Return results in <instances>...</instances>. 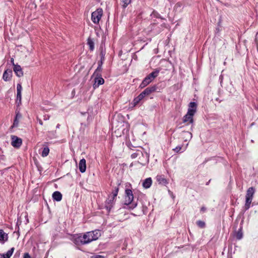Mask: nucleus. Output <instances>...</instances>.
I'll return each mask as SVG.
<instances>
[{
    "label": "nucleus",
    "instance_id": "412c9836",
    "mask_svg": "<svg viewBox=\"0 0 258 258\" xmlns=\"http://www.w3.org/2000/svg\"><path fill=\"white\" fill-rule=\"evenodd\" d=\"M132 0H120V5L123 9H125L130 5Z\"/></svg>",
    "mask_w": 258,
    "mask_h": 258
},
{
    "label": "nucleus",
    "instance_id": "dca6fc26",
    "mask_svg": "<svg viewBox=\"0 0 258 258\" xmlns=\"http://www.w3.org/2000/svg\"><path fill=\"white\" fill-rule=\"evenodd\" d=\"M152 183V180L151 177L146 178L143 182V186L145 188H149Z\"/></svg>",
    "mask_w": 258,
    "mask_h": 258
},
{
    "label": "nucleus",
    "instance_id": "423d86ee",
    "mask_svg": "<svg viewBox=\"0 0 258 258\" xmlns=\"http://www.w3.org/2000/svg\"><path fill=\"white\" fill-rule=\"evenodd\" d=\"M12 143L11 145L15 148H19L22 143V140L21 138H19L15 136H12Z\"/></svg>",
    "mask_w": 258,
    "mask_h": 258
},
{
    "label": "nucleus",
    "instance_id": "cd10ccee",
    "mask_svg": "<svg viewBox=\"0 0 258 258\" xmlns=\"http://www.w3.org/2000/svg\"><path fill=\"white\" fill-rule=\"evenodd\" d=\"M196 109L188 108L187 114L189 115L190 116L193 117L195 113H196Z\"/></svg>",
    "mask_w": 258,
    "mask_h": 258
},
{
    "label": "nucleus",
    "instance_id": "a878e982",
    "mask_svg": "<svg viewBox=\"0 0 258 258\" xmlns=\"http://www.w3.org/2000/svg\"><path fill=\"white\" fill-rule=\"evenodd\" d=\"M118 191H119V187H118V185L117 186H116L114 187V189L112 190L110 195L116 198L118 195Z\"/></svg>",
    "mask_w": 258,
    "mask_h": 258
},
{
    "label": "nucleus",
    "instance_id": "7ed1b4c3",
    "mask_svg": "<svg viewBox=\"0 0 258 258\" xmlns=\"http://www.w3.org/2000/svg\"><path fill=\"white\" fill-rule=\"evenodd\" d=\"M255 191V189L253 187H250L246 190L244 205L245 210H247L249 209Z\"/></svg>",
    "mask_w": 258,
    "mask_h": 258
},
{
    "label": "nucleus",
    "instance_id": "f3484780",
    "mask_svg": "<svg viewBox=\"0 0 258 258\" xmlns=\"http://www.w3.org/2000/svg\"><path fill=\"white\" fill-rule=\"evenodd\" d=\"M87 44L89 47V50L91 51H93L94 49V41L90 36L87 39Z\"/></svg>",
    "mask_w": 258,
    "mask_h": 258
},
{
    "label": "nucleus",
    "instance_id": "4c0bfd02",
    "mask_svg": "<svg viewBox=\"0 0 258 258\" xmlns=\"http://www.w3.org/2000/svg\"><path fill=\"white\" fill-rule=\"evenodd\" d=\"M91 258H104V257H103V256H102L101 255H95V256H92Z\"/></svg>",
    "mask_w": 258,
    "mask_h": 258
},
{
    "label": "nucleus",
    "instance_id": "ea45409f",
    "mask_svg": "<svg viewBox=\"0 0 258 258\" xmlns=\"http://www.w3.org/2000/svg\"><path fill=\"white\" fill-rule=\"evenodd\" d=\"M0 258H6L5 254L0 253Z\"/></svg>",
    "mask_w": 258,
    "mask_h": 258
},
{
    "label": "nucleus",
    "instance_id": "f03ea898",
    "mask_svg": "<svg viewBox=\"0 0 258 258\" xmlns=\"http://www.w3.org/2000/svg\"><path fill=\"white\" fill-rule=\"evenodd\" d=\"M134 195L133 191L130 189H126L125 190L124 204L129 205L130 209H134L137 206V203L133 202Z\"/></svg>",
    "mask_w": 258,
    "mask_h": 258
},
{
    "label": "nucleus",
    "instance_id": "1a4fd4ad",
    "mask_svg": "<svg viewBox=\"0 0 258 258\" xmlns=\"http://www.w3.org/2000/svg\"><path fill=\"white\" fill-rule=\"evenodd\" d=\"M115 197L110 195L108 196V199L106 201V207L107 209L110 210L112 207L113 204H114L115 201Z\"/></svg>",
    "mask_w": 258,
    "mask_h": 258
},
{
    "label": "nucleus",
    "instance_id": "39448f33",
    "mask_svg": "<svg viewBox=\"0 0 258 258\" xmlns=\"http://www.w3.org/2000/svg\"><path fill=\"white\" fill-rule=\"evenodd\" d=\"M22 90V87L20 84H18L17 86V98L16 103L18 106L21 104L22 95L21 92Z\"/></svg>",
    "mask_w": 258,
    "mask_h": 258
},
{
    "label": "nucleus",
    "instance_id": "473e14b6",
    "mask_svg": "<svg viewBox=\"0 0 258 258\" xmlns=\"http://www.w3.org/2000/svg\"><path fill=\"white\" fill-rule=\"evenodd\" d=\"M145 94H143V92L140 93L137 97L140 99V101H141L145 97Z\"/></svg>",
    "mask_w": 258,
    "mask_h": 258
},
{
    "label": "nucleus",
    "instance_id": "aec40b11",
    "mask_svg": "<svg viewBox=\"0 0 258 258\" xmlns=\"http://www.w3.org/2000/svg\"><path fill=\"white\" fill-rule=\"evenodd\" d=\"M8 239V235L3 230H0V241H6Z\"/></svg>",
    "mask_w": 258,
    "mask_h": 258
},
{
    "label": "nucleus",
    "instance_id": "9b49d317",
    "mask_svg": "<svg viewBox=\"0 0 258 258\" xmlns=\"http://www.w3.org/2000/svg\"><path fill=\"white\" fill-rule=\"evenodd\" d=\"M153 80L147 75L140 85V88L143 89L148 85Z\"/></svg>",
    "mask_w": 258,
    "mask_h": 258
},
{
    "label": "nucleus",
    "instance_id": "c756f323",
    "mask_svg": "<svg viewBox=\"0 0 258 258\" xmlns=\"http://www.w3.org/2000/svg\"><path fill=\"white\" fill-rule=\"evenodd\" d=\"M197 103L195 102H191L189 104V108H191V109H196L197 108Z\"/></svg>",
    "mask_w": 258,
    "mask_h": 258
},
{
    "label": "nucleus",
    "instance_id": "f704fd0d",
    "mask_svg": "<svg viewBox=\"0 0 258 258\" xmlns=\"http://www.w3.org/2000/svg\"><path fill=\"white\" fill-rule=\"evenodd\" d=\"M21 117H22L21 114L19 112L17 113L15 118L16 119H19V118H21Z\"/></svg>",
    "mask_w": 258,
    "mask_h": 258
},
{
    "label": "nucleus",
    "instance_id": "a19ab883",
    "mask_svg": "<svg viewBox=\"0 0 258 258\" xmlns=\"http://www.w3.org/2000/svg\"><path fill=\"white\" fill-rule=\"evenodd\" d=\"M11 62L12 63V64L14 66V65H15L14 63V59L13 58H11Z\"/></svg>",
    "mask_w": 258,
    "mask_h": 258
},
{
    "label": "nucleus",
    "instance_id": "6e6552de",
    "mask_svg": "<svg viewBox=\"0 0 258 258\" xmlns=\"http://www.w3.org/2000/svg\"><path fill=\"white\" fill-rule=\"evenodd\" d=\"M12 71L10 69H7L5 71L3 74V79L6 82L10 81L12 79Z\"/></svg>",
    "mask_w": 258,
    "mask_h": 258
},
{
    "label": "nucleus",
    "instance_id": "5701e85b",
    "mask_svg": "<svg viewBox=\"0 0 258 258\" xmlns=\"http://www.w3.org/2000/svg\"><path fill=\"white\" fill-rule=\"evenodd\" d=\"M49 153V149L48 147H44L42 152L41 156L43 157H46Z\"/></svg>",
    "mask_w": 258,
    "mask_h": 258
},
{
    "label": "nucleus",
    "instance_id": "79ce46f5",
    "mask_svg": "<svg viewBox=\"0 0 258 258\" xmlns=\"http://www.w3.org/2000/svg\"><path fill=\"white\" fill-rule=\"evenodd\" d=\"M39 123L41 124V125H42L43 124V122H42V121L41 120H39Z\"/></svg>",
    "mask_w": 258,
    "mask_h": 258
},
{
    "label": "nucleus",
    "instance_id": "20e7f679",
    "mask_svg": "<svg viewBox=\"0 0 258 258\" xmlns=\"http://www.w3.org/2000/svg\"><path fill=\"white\" fill-rule=\"evenodd\" d=\"M103 16V10L101 8L97 9L91 15V20L95 24H98Z\"/></svg>",
    "mask_w": 258,
    "mask_h": 258
},
{
    "label": "nucleus",
    "instance_id": "f257e3e1",
    "mask_svg": "<svg viewBox=\"0 0 258 258\" xmlns=\"http://www.w3.org/2000/svg\"><path fill=\"white\" fill-rule=\"evenodd\" d=\"M101 236V231L95 230L85 233L83 235H80L75 239L76 243L80 242L81 244H86L92 241L96 240Z\"/></svg>",
    "mask_w": 258,
    "mask_h": 258
},
{
    "label": "nucleus",
    "instance_id": "c9c22d12",
    "mask_svg": "<svg viewBox=\"0 0 258 258\" xmlns=\"http://www.w3.org/2000/svg\"><path fill=\"white\" fill-rule=\"evenodd\" d=\"M19 123V120L18 119L15 118L14 121V126H17Z\"/></svg>",
    "mask_w": 258,
    "mask_h": 258
},
{
    "label": "nucleus",
    "instance_id": "bb28decb",
    "mask_svg": "<svg viewBox=\"0 0 258 258\" xmlns=\"http://www.w3.org/2000/svg\"><path fill=\"white\" fill-rule=\"evenodd\" d=\"M196 224L198 227H199L201 228H204L206 226L205 223L201 220H198L197 221Z\"/></svg>",
    "mask_w": 258,
    "mask_h": 258
},
{
    "label": "nucleus",
    "instance_id": "4be33fe9",
    "mask_svg": "<svg viewBox=\"0 0 258 258\" xmlns=\"http://www.w3.org/2000/svg\"><path fill=\"white\" fill-rule=\"evenodd\" d=\"M235 237L238 240H240L242 238L243 233H242V227H240L238 230V231L235 232Z\"/></svg>",
    "mask_w": 258,
    "mask_h": 258
},
{
    "label": "nucleus",
    "instance_id": "2eb2a0df",
    "mask_svg": "<svg viewBox=\"0 0 258 258\" xmlns=\"http://www.w3.org/2000/svg\"><path fill=\"white\" fill-rule=\"evenodd\" d=\"M194 122L193 117L190 116L188 114H186L183 117V122L186 123V124L192 123Z\"/></svg>",
    "mask_w": 258,
    "mask_h": 258
},
{
    "label": "nucleus",
    "instance_id": "2f4dec72",
    "mask_svg": "<svg viewBox=\"0 0 258 258\" xmlns=\"http://www.w3.org/2000/svg\"><path fill=\"white\" fill-rule=\"evenodd\" d=\"M182 149V146H177L176 147H175L174 149H173V150L176 152V153H178Z\"/></svg>",
    "mask_w": 258,
    "mask_h": 258
},
{
    "label": "nucleus",
    "instance_id": "6ab92c4d",
    "mask_svg": "<svg viewBox=\"0 0 258 258\" xmlns=\"http://www.w3.org/2000/svg\"><path fill=\"white\" fill-rule=\"evenodd\" d=\"M160 72V69H156L154 70V71L152 72L151 73L149 74L148 76L152 80H153L155 78H156L159 73Z\"/></svg>",
    "mask_w": 258,
    "mask_h": 258
},
{
    "label": "nucleus",
    "instance_id": "72a5a7b5",
    "mask_svg": "<svg viewBox=\"0 0 258 258\" xmlns=\"http://www.w3.org/2000/svg\"><path fill=\"white\" fill-rule=\"evenodd\" d=\"M23 258H32L28 253H25L23 255Z\"/></svg>",
    "mask_w": 258,
    "mask_h": 258
},
{
    "label": "nucleus",
    "instance_id": "37998d69",
    "mask_svg": "<svg viewBox=\"0 0 258 258\" xmlns=\"http://www.w3.org/2000/svg\"><path fill=\"white\" fill-rule=\"evenodd\" d=\"M185 149H183L182 151H181V152H183V151H185Z\"/></svg>",
    "mask_w": 258,
    "mask_h": 258
},
{
    "label": "nucleus",
    "instance_id": "ddd939ff",
    "mask_svg": "<svg viewBox=\"0 0 258 258\" xmlns=\"http://www.w3.org/2000/svg\"><path fill=\"white\" fill-rule=\"evenodd\" d=\"M157 89V87L155 85H154L153 86L149 87L145 89L143 92V94H145L146 96L149 95L152 93L156 91Z\"/></svg>",
    "mask_w": 258,
    "mask_h": 258
},
{
    "label": "nucleus",
    "instance_id": "9d476101",
    "mask_svg": "<svg viewBox=\"0 0 258 258\" xmlns=\"http://www.w3.org/2000/svg\"><path fill=\"white\" fill-rule=\"evenodd\" d=\"M156 179L157 181L160 184L165 185L168 183L167 180L163 175H158L156 176Z\"/></svg>",
    "mask_w": 258,
    "mask_h": 258
},
{
    "label": "nucleus",
    "instance_id": "c85d7f7f",
    "mask_svg": "<svg viewBox=\"0 0 258 258\" xmlns=\"http://www.w3.org/2000/svg\"><path fill=\"white\" fill-rule=\"evenodd\" d=\"M140 154H143L142 153V152L141 151H137L135 153H133L132 155H131V157L132 158H137L138 156H139Z\"/></svg>",
    "mask_w": 258,
    "mask_h": 258
},
{
    "label": "nucleus",
    "instance_id": "7c9ffc66",
    "mask_svg": "<svg viewBox=\"0 0 258 258\" xmlns=\"http://www.w3.org/2000/svg\"><path fill=\"white\" fill-rule=\"evenodd\" d=\"M140 101V99L138 97L135 98L133 101L134 106H136Z\"/></svg>",
    "mask_w": 258,
    "mask_h": 258
},
{
    "label": "nucleus",
    "instance_id": "f8f14e48",
    "mask_svg": "<svg viewBox=\"0 0 258 258\" xmlns=\"http://www.w3.org/2000/svg\"><path fill=\"white\" fill-rule=\"evenodd\" d=\"M79 168L81 172L84 173L85 172L86 169V161L84 158L82 159L80 161L79 164Z\"/></svg>",
    "mask_w": 258,
    "mask_h": 258
},
{
    "label": "nucleus",
    "instance_id": "58836bf2",
    "mask_svg": "<svg viewBox=\"0 0 258 258\" xmlns=\"http://www.w3.org/2000/svg\"><path fill=\"white\" fill-rule=\"evenodd\" d=\"M102 63H103V61H102V58L101 60L98 62V66H100L102 67Z\"/></svg>",
    "mask_w": 258,
    "mask_h": 258
},
{
    "label": "nucleus",
    "instance_id": "e433bc0d",
    "mask_svg": "<svg viewBox=\"0 0 258 258\" xmlns=\"http://www.w3.org/2000/svg\"><path fill=\"white\" fill-rule=\"evenodd\" d=\"M206 210H207V208L203 206L201 208V212L202 213H204L205 212H206Z\"/></svg>",
    "mask_w": 258,
    "mask_h": 258
},
{
    "label": "nucleus",
    "instance_id": "393cba45",
    "mask_svg": "<svg viewBox=\"0 0 258 258\" xmlns=\"http://www.w3.org/2000/svg\"><path fill=\"white\" fill-rule=\"evenodd\" d=\"M15 250L14 247L11 248L10 250H9L6 253H5L6 258H10L12 255Z\"/></svg>",
    "mask_w": 258,
    "mask_h": 258
},
{
    "label": "nucleus",
    "instance_id": "0eeeda50",
    "mask_svg": "<svg viewBox=\"0 0 258 258\" xmlns=\"http://www.w3.org/2000/svg\"><path fill=\"white\" fill-rule=\"evenodd\" d=\"M104 83V80L101 76H95L94 79V83L93 85V87L94 89L98 88L100 85Z\"/></svg>",
    "mask_w": 258,
    "mask_h": 258
},
{
    "label": "nucleus",
    "instance_id": "b1692460",
    "mask_svg": "<svg viewBox=\"0 0 258 258\" xmlns=\"http://www.w3.org/2000/svg\"><path fill=\"white\" fill-rule=\"evenodd\" d=\"M102 71V67L100 66H98L97 68L96 69L95 71L93 74V76H101V72Z\"/></svg>",
    "mask_w": 258,
    "mask_h": 258
},
{
    "label": "nucleus",
    "instance_id": "4468645a",
    "mask_svg": "<svg viewBox=\"0 0 258 258\" xmlns=\"http://www.w3.org/2000/svg\"><path fill=\"white\" fill-rule=\"evenodd\" d=\"M14 71L18 77L23 76V72L20 65H14Z\"/></svg>",
    "mask_w": 258,
    "mask_h": 258
},
{
    "label": "nucleus",
    "instance_id": "a211bd4d",
    "mask_svg": "<svg viewBox=\"0 0 258 258\" xmlns=\"http://www.w3.org/2000/svg\"><path fill=\"white\" fill-rule=\"evenodd\" d=\"M52 198L54 200L59 202L62 199V195L59 191H56L53 193Z\"/></svg>",
    "mask_w": 258,
    "mask_h": 258
}]
</instances>
